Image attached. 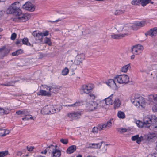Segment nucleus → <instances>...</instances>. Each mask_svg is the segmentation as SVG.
<instances>
[{
	"label": "nucleus",
	"instance_id": "obj_64",
	"mask_svg": "<svg viewBox=\"0 0 157 157\" xmlns=\"http://www.w3.org/2000/svg\"><path fill=\"white\" fill-rule=\"evenodd\" d=\"M135 56L134 55H131V59L132 60L134 59L135 58Z\"/></svg>",
	"mask_w": 157,
	"mask_h": 157
},
{
	"label": "nucleus",
	"instance_id": "obj_57",
	"mask_svg": "<svg viewBox=\"0 0 157 157\" xmlns=\"http://www.w3.org/2000/svg\"><path fill=\"white\" fill-rule=\"evenodd\" d=\"M16 114L18 115H21L25 114V112L24 111L19 110L16 111Z\"/></svg>",
	"mask_w": 157,
	"mask_h": 157
},
{
	"label": "nucleus",
	"instance_id": "obj_29",
	"mask_svg": "<svg viewBox=\"0 0 157 157\" xmlns=\"http://www.w3.org/2000/svg\"><path fill=\"white\" fill-rule=\"evenodd\" d=\"M23 53V50L21 49L17 50L12 53L11 55L12 56H17L20 54Z\"/></svg>",
	"mask_w": 157,
	"mask_h": 157
},
{
	"label": "nucleus",
	"instance_id": "obj_13",
	"mask_svg": "<svg viewBox=\"0 0 157 157\" xmlns=\"http://www.w3.org/2000/svg\"><path fill=\"white\" fill-rule=\"evenodd\" d=\"M111 125L112 123L111 122V119H110L105 124L99 125L98 127V130L101 131L105 129L107 127L109 128Z\"/></svg>",
	"mask_w": 157,
	"mask_h": 157
},
{
	"label": "nucleus",
	"instance_id": "obj_2",
	"mask_svg": "<svg viewBox=\"0 0 157 157\" xmlns=\"http://www.w3.org/2000/svg\"><path fill=\"white\" fill-rule=\"evenodd\" d=\"M20 4L18 2H15L11 5L6 10L7 13L13 14L15 16H19L22 13V11L20 9Z\"/></svg>",
	"mask_w": 157,
	"mask_h": 157
},
{
	"label": "nucleus",
	"instance_id": "obj_55",
	"mask_svg": "<svg viewBox=\"0 0 157 157\" xmlns=\"http://www.w3.org/2000/svg\"><path fill=\"white\" fill-rule=\"evenodd\" d=\"M139 135H137L134 136H133L132 137V141H136L137 140V138L138 137Z\"/></svg>",
	"mask_w": 157,
	"mask_h": 157
},
{
	"label": "nucleus",
	"instance_id": "obj_32",
	"mask_svg": "<svg viewBox=\"0 0 157 157\" xmlns=\"http://www.w3.org/2000/svg\"><path fill=\"white\" fill-rule=\"evenodd\" d=\"M129 67H130V64L126 65L122 67L121 71L122 72H126L128 69Z\"/></svg>",
	"mask_w": 157,
	"mask_h": 157
},
{
	"label": "nucleus",
	"instance_id": "obj_15",
	"mask_svg": "<svg viewBox=\"0 0 157 157\" xmlns=\"http://www.w3.org/2000/svg\"><path fill=\"white\" fill-rule=\"evenodd\" d=\"M53 151L52 152V157H60L61 152L59 150L56 149H54L53 147L52 148Z\"/></svg>",
	"mask_w": 157,
	"mask_h": 157
},
{
	"label": "nucleus",
	"instance_id": "obj_16",
	"mask_svg": "<svg viewBox=\"0 0 157 157\" xmlns=\"http://www.w3.org/2000/svg\"><path fill=\"white\" fill-rule=\"evenodd\" d=\"M37 95H42L46 96L47 97L51 96V94L48 92H47L43 90L40 89V91L37 93Z\"/></svg>",
	"mask_w": 157,
	"mask_h": 157
},
{
	"label": "nucleus",
	"instance_id": "obj_8",
	"mask_svg": "<svg viewBox=\"0 0 157 157\" xmlns=\"http://www.w3.org/2000/svg\"><path fill=\"white\" fill-rule=\"evenodd\" d=\"M148 99L150 101L153 102L156 104L155 107V111H157V94L150 95L149 96Z\"/></svg>",
	"mask_w": 157,
	"mask_h": 157
},
{
	"label": "nucleus",
	"instance_id": "obj_14",
	"mask_svg": "<svg viewBox=\"0 0 157 157\" xmlns=\"http://www.w3.org/2000/svg\"><path fill=\"white\" fill-rule=\"evenodd\" d=\"M97 103L94 101H91L89 103V110L90 111H93L96 109L98 108Z\"/></svg>",
	"mask_w": 157,
	"mask_h": 157
},
{
	"label": "nucleus",
	"instance_id": "obj_46",
	"mask_svg": "<svg viewBox=\"0 0 157 157\" xmlns=\"http://www.w3.org/2000/svg\"><path fill=\"white\" fill-rule=\"evenodd\" d=\"M117 131L118 132H120V133H124L127 132V129L125 128H119L118 129Z\"/></svg>",
	"mask_w": 157,
	"mask_h": 157
},
{
	"label": "nucleus",
	"instance_id": "obj_33",
	"mask_svg": "<svg viewBox=\"0 0 157 157\" xmlns=\"http://www.w3.org/2000/svg\"><path fill=\"white\" fill-rule=\"evenodd\" d=\"M117 116L120 118L124 119L125 118V115L123 112L119 111L117 114Z\"/></svg>",
	"mask_w": 157,
	"mask_h": 157
},
{
	"label": "nucleus",
	"instance_id": "obj_36",
	"mask_svg": "<svg viewBox=\"0 0 157 157\" xmlns=\"http://www.w3.org/2000/svg\"><path fill=\"white\" fill-rule=\"evenodd\" d=\"M18 18L21 20L23 22H25L28 19L27 15L25 14H24L21 17H19Z\"/></svg>",
	"mask_w": 157,
	"mask_h": 157
},
{
	"label": "nucleus",
	"instance_id": "obj_1",
	"mask_svg": "<svg viewBox=\"0 0 157 157\" xmlns=\"http://www.w3.org/2000/svg\"><path fill=\"white\" fill-rule=\"evenodd\" d=\"M157 121V117L155 115H151L145 117L143 119V122L139 120L136 121V124L139 127H147L150 130L153 128L152 130L156 131L157 130V125L152 124H155Z\"/></svg>",
	"mask_w": 157,
	"mask_h": 157
},
{
	"label": "nucleus",
	"instance_id": "obj_44",
	"mask_svg": "<svg viewBox=\"0 0 157 157\" xmlns=\"http://www.w3.org/2000/svg\"><path fill=\"white\" fill-rule=\"evenodd\" d=\"M58 87L57 86L53 85L51 86H49V89L48 90L49 92H51V90L53 91V90L58 89Z\"/></svg>",
	"mask_w": 157,
	"mask_h": 157
},
{
	"label": "nucleus",
	"instance_id": "obj_19",
	"mask_svg": "<svg viewBox=\"0 0 157 157\" xmlns=\"http://www.w3.org/2000/svg\"><path fill=\"white\" fill-rule=\"evenodd\" d=\"M76 149V146L75 145H71L69 147L66 151L68 154H71L74 152Z\"/></svg>",
	"mask_w": 157,
	"mask_h": 157
},
{
	"label": "nucleus",
	"instance_id": "obj_28",
	"mask_svg": "<svg viewBox=\"0 0 157 157\" xmlns=\"http://www.w3.org/2000/svg\"><path fill=\"white\" fill-rule=\"evenodd\" d=\"M145 105L144 99L141 96H139V102H138V106H140L143 107Z\"/></svg>",
	"mask_w": 157,
	"mask_h": 157
},
{
	"label": "nucleus",
	"instance_id": "obj_60",
	"mask_svg": "<svg viewBox=\"0 0 157 157\" xmlns=\"http://www.w3.org/2000/svg\"><path fill=\"white\" fill-rule=\"evenodd\" d=\"M141 52H140L139 50H138L137 49L136 52H134V54H136V55H138Z\"/></svg>",
	"mask_w": 157,
	"mask_h": 157
},
{
	"label": "nucleus",
	"instance_id": "obj_51",
	"mask_svg": "<svg viewBox=\"0 0 157 157\" xmlns=\"http://www.w3.org/2000/svg\"><path fill=\"white\" fill-rule=\"evenodd\" d=\"M17 37V34L15 33H13L11 36V39L12 40H14Z\"/></svg>",
	"mask_w": 157,
	"mask_h": 157
},
{
	"label": "nucleus",
	"instance_id": "obj_61",
	"mask_svg": "<svg viewBox=\"0 0 157 157\" xmlns=\"http://www.w3.org/2000/svg\"><path fill=\"white\" fill-rule=\"evenodd\" d=\"M90 96L92 97V99H94L95 98V97L94 95L92 94H89Z\"/></svg>",
	"mask_w": 157,
	"mask_h": 157
},
{
	"label": "nucleus",
	"instance_id": "obj_4",
	"mask_svg": "<svg viewBox=\"0 0 157 157\" xmlns=\"http://www.w3.org/2000/svg\"><path fill=\"white\" fill-rule=\"evenodd\" d=\"M115 80L120 84H127L129 82V78L126 75H117L114 77Z\"/></svg>",
	"mask_w": 157,
	"mask_h": 157
},
{
	"label": "nucleus",
	"instance_id": "obj_22",
	"mask_svg": "<svg viewBox=\"0 0 157 157\" xmlns=\"http://www.w3.org/2000/svg\"><path fill=\"white\" fill-rule=\"evenodd\" d=\"M93 88V86H91L90 84L86 85L84 88L83 89V90L85 93L89 94L91 90Z\"/></svg>",
	"mask_w": 157,
	"mask_h": 157
},
{
	"label": "nucleus",
	"instance_id": "obj_35",
	"mask_svg": "<svg viewBox=\"0 0 157 157\" xmlns=\"http://www.w3.org/2000/svg\"><path fill=\"white\" fill-rule=\"evenodd\" d=\"M44 43L45 44H48L49 46H51L52 44L50 39L47 37L44 39Z\"/></svg>",
	"mask_w": 157,
	"mask_h": 157
},
{
	"label": "nucleus",
	"instance_id": "obj_39",
	"mask_svg": "<svg viewBox=\"0 0 157 157\" xmlns=\"http://www.w3.org/2000/svg\"><path fill=\"white\" fill-rule=\"evenodd\" d=\"M124 10H117L115 12V15H119L120 14L124 13Z\"/></svg>",
	"mask_w": 157,
	"mask_h": 157
},
{
	"label": "nucleus",
	"instance_id": "obj_30",
	"mask_svg": "<svg viewBox=\"0 0 157 157\" xmlns=\"http://www.w3.org/2000/svg\"><path fill=\"white\" fill-rule=\"evenodd\" d=\"M151 1V0H141L140 4H141L142 6L144 7L150 3Z\"/></svg>",
	"mask_w": 157,
	"mask_h": 157
},
{
	"label": "nucleus",
	"instance_id": "obj_41",
	"mask_svg": "<svg viewBox=\"0 0 157 157\" xmlns=\"http://www.w3.org/2000/svg\"><path fill=\"white\" fill-rule=\"evenodd\" d=\"M54 147V145H51L49 146L48 147H47L46 148V149H45V150H44V151H41V153L42 154H45L47 153V151H49V148H52V147Z\"/></svg>",
	"mask_w": 157,
	"mask_h": 157
},
{
	"label": "nucleus",
	"instance_id": "obj_53",
	"mask_svg": "<svg viewBox=\"0 0 157 157\" xmlns=\"http://www.w3.org/2000/svg\"><path fill=\"white\" fill-rule=\"evenodd\" d=\"M147 157H157V152L154 153L153 154H150L147 156Z\"/></svg>",
	"mask_w": 157,
	"mask_h": 157
},
{
	"label": "nucleus",
	"instance_id": "obj_40",
	"mask_svg": "<svg viewBox=\"0 0 157 157\" xmlns=\"http://www.w3.org/2000/svg\"><path fill=\"white\" fill-rule=\"evenodd\" d=\"M8 151L7 150H6L0 152V157H3L7 155L8 154Z\"/></svg>",
	"mask_w": 157,
	"mask_h": 157
},
{
	"label": "nucleus",
	"instance_id": "obj_18",
	"mask_svg": "<svg viewBox=\"0 0 157 157\" xmlns=\"http://www.w3.org/2000/svg\"><path fill=\"white\" fill-rule=\"evenodd\" d=\"M140 95H135L134 98H132L131 99V101L135 105L138 106V102H139Z\"/></svg>",
	"mask_w": 157,
	"mask_h": 157
},
{
	"label": "nucleus",
	"instance_id": "obj_26",
	"mask_svg": "<svg viewBox=\"0 0 157 157\" xmlns=\"http://www.w3.org/2000/svg\"><path fill=\"white\" fill-rule=\"evenodd\" d=\"M121 104V102L118 98H116L114 101V108L115 109L117 108L120 107Z\"/></svg>",
	"mask_w": 157,
	"mask_h": 157
},
{
	"label": "nucleus",
	"instance_id": "obj_42",
	"mask_svg": "<svg viewBox=\"0 0 157 157\" xmlns=\"http://www.w3.org/2000/svg\"><path fill=\"white\" fill-rule=\"evenodd\" d=\"M49 110V114H53L54 113L53 112V105H48Z\"/></svg>",
	"mask_w": 157,
	"mask_h": 157
},
{
	"label": "nucleus",
	"instance_id": "obj_20",
	"mask_svg": "<svg viewBox=\"0 0 157 157\" xmlns=\"http://www.w3.org/2000/svg\"><path fill=\"white\" fill-rule=\"evenodd\" d=\"M62 109V107L60 105H53V109L54 113L59 112Z\"/></svg>",
	"mask_w": 157,
	"mask_h": 157
},
{
	"label": "nucleus",
	"instance_id": "obj_63",
	"mask_svg": "<svg viewBox=\"0 0 157 157\" xmlns=\"http://www.w3.org/2000/svg\"><path fill=\"white\" fill-rule=\"evenodd\" d=\"M44 88H46L47 90L48 89V88H49V86H47L46 85H44Z\"/></svg>",
	"mask_w": 157,
	"mask_h": 157
},
{
	"label": "nucleus",
	"instance_id": "obj_6",
	"mask_svg": "<svg viewBox=\"0 0 157 157\" xmlns=\"http://www.w3.org/2000/svg\"><path fill=\"white\" fill-rule=\"evenodd\" d=\"M35 6L31 2H27L22 5V8L25 10L30 12H33L35 10Z\"/></svg>",
	"mask_w": 157,
	"mask_h": 157
},
{
	"label": "nucleus",
	"instance_id": "obj_10",
	"mask_svg": "<svg viewBox=\"0 0 157 157\" xmlns=\"http://www.w3.org/2000/svg\"><path fill=\"white\" fill-rule=\"evenodd\" d=\"M115 80L113 79H109L108 81L106 82V83L111 88H112L113 89H116L117 88V86L115 83Z\"/></svg>",
	"mask_w": 157,
	"mask_h": 157
},
{
	"label": "nucleus",
	"instance_id": "obj_11",
	"mask_svg": "<svg viewBox=\"0 0 157 157\" xmlns=\"http://www.w3.org/2000/svg\"><path fill=\"white\" fill-rule=\"evenodd\" d=\"M155 136V133H149L147 135H144L143 137L144 140L148 141H152L153 138Z\"/></svg>",
	"mask_w": 157,
	"mask_h": 157
},
{
	"label": "nucleus",
	"instance_id": "obj_5",
	"mask_svg": "<svg viewBox=\"0 0 157 157\" xmlns=\"http://www.w3.org/2000/svg\"><path fill=\"white\" fill-rule=\"evenodd\" d=\"M85 59V56L83 54H78L75 58L74 63L72 64L71 67H73L75 64L76 65L82 66L83 61Z\"/></svg>",
	"mask_w": 157,
	"mask_h": 157
},
{
	"label": "nucleus",
	"instance_id": "obj_3",
	"mask_svg": "<svg viewBox=\"0 0 157 157\" xmlns=\"http://www.w3.org/2000/svg\"><path fill=\"white\" fill-rule=\"evenodd\" d=\"M49 32V31L47 30L44 33L39 31H34L33 32L32 35L36 40H39L40 42H41L43 41V37L47 36L48 35Z\"/></svg>",
	"mask_w": 157,
	"mask_h": 157
},
{
	"label": "nucleus",
	"instance_id": "obj_50",
	"mask_svg": "<svg viewBox=\"0 0 157 157\" xmlns=\"http://www.w3.org/2000/svg\"><path fill=\"white\" fill-rule=\"evenodd\" d=\"M102 142L101 143H93L92 144V145H96V148H100Z\"/></svg>",
	"mask_w": 157,
	"mask_h": 157
},
{
	"label": "nucleus",
	"instance_id": "obj_31",
	"mask_svg": "<svg viewBox=\"0 0 157 157\" xmlns=\"http://www.w3.org/2000/svg\"><path fill=\"white\" fill-rule=\"evenodd\" d=\"M22 44L27 46H31V44L28 42V39L27 38L25 37L22 40Z\"/></svg>",
	"mask_w": 157,
	"mask_h": 157
},
{
	"label": "nucleus",
	"instance_id": "obj_7",
	"mask_svg": "<svg viewBox=\"0 0 157 157\" xmlns=\"http://www.w3.org/2000/svg\"><path fill=\"white\" fill-rule=\"evenodd\" d=\"M10 52V50L6 48L5 46L0 48V59H3V58L6 56Z\"/></svg>",
	"mask_w": 157,
	"mask_h": 157
},
{
	"label": "nucleus",
	"instance_id": "obj_56",
	"mask_svg": "<svg viewBox=\"0 0 157 157\" xmlns=\"http://www.w3.org/2000/svg\"><path fill=\"white\" fill-rule=\"evenodd\" d=\"M132 53L134 54V52L136 50L137 48L136 45L133 46L132 48Z\"/></svg>",
	"mask_w": 157,
	"mask_h": 157
},
{
	"label": "nucleus",
	"instance_id": "obj_21",
	"mask_svg": "<svg viewBox=\"0 0 157 157\" xmlns=\"http://www.w3.org/2000/svg\"><path fill=\"white\" fill-rule=\"evenodd\" d=\"M126 34H116L114 33H113L111 35V38L112 39H119L121 38H123L125 36Z\"/></svg>",
	"mask_w": 157,
	"mask_h": 157
},
{
	"label": "nucleus",
	"instance_id": "obj_47",
	"mask_svg": "<svg viewBox=\"0 0 157 157\" xmlns=\"http://www.w3.org/2000/svg\"><path fill=\"white\" fill-rule=\"evenodd\" d=\"M143 140H144L143 137L142 136L139 137V136H138L136 140V142L138 144H140L141 142Z\"/></svg>",
	"mask_w": 157,
	"mask_h": 157
},
{
	"label": "nucleus",
	"instance_id": "obj_48",
	"mask_svg": "<svg viewBox=\"0 0 157 157\" xmlns=\"http://www.w3.org/2000/svg\"><path fill=\"white\" fill-rule=\"evenodd\" d=\"M98 128L96 127H94L92 131V132L93 133L95 134L97 133L98 132Z\"/></svg>",
	"mask_w": 157,
	"mask_h": 157
},
{
	"label": "nucleus",
	"instance_id": "obj_25",
	"mask_svg": "<svg viewBox=\"0 0 157 157\" xmlns=\"http://www.w3.org/2000/svg\"><path fill=\"white\" fill-rule=\"evenodd\" d=\"M113 94L111 95L110 96L105 99V102L107 105H111L112 104L113 101L112 100Z\"/></svg>",
	"mask_w": 157,
	"mask_h": 157
},
{
	"label": "nucleus",
	"instance_id": "obj_52",
	"mask_svg": "<svg viewBox=\"0 0 157 157\" xmlns=\"http://www.w3.org/2000/svg\"><path fill=\"white\" fill-rule=\"evenodd\" d=\"M17 81H12L9 82H8L9 86H14V84L17 82Z\"/></svg>",
	"mask_w": 157,
	"mask_h": 157
},
{
	"label": "nucleus",
	"instance_id": "obj_34",
	"mask_svg": "<svg viewBox=\"0 0 157 157\" xmlns=\"http://www.w3.org/2000/svg\"><path fill=\"white\" fill-rule=\"evenodd\" d=\"M0 130H4L3 133H1L0 135L2 137H4L10 133L9 130L7 129H3L2 128L0 129Z\"/></svg>",
	"mask_w": 157,
	"mask_h": 157
},
{
	"label": "nucleus",
	"instance_id": "obj_62",
	"mask_svg": "<svg viewBox=\"0 0 157 157\" xmlns=\"http://www.w3.org/2000/svg\"><path fill=\"white\" fill-rule=\"evenodd\" d=\"M22 153L21 151H19L17 153V155L19 156H21Z\"/></svg>",
	"mask_w": 157,
	"mask_h": 157
},
{
	"label": "nucleus",
	"instance_id": "obj_59",
	"mask_svg": "<svg viewBox=\"0 0 157 157\" xmlns=\"http://www.w3.org/2000/svg\"><path fill=\"white\" fill-rule=\"evenodd\" d=\"M61 19L60 18H59L58 19H57V20H55V21H48L49 22H51V23H54V22H58L59 21H61Z\"/></svg>",
	"mask_w": 157,
	"mask_h": 157
},
{
	"label": "nucleus",
	"instance_id": "obj_37",
	"mask_svg": "<svg viewBox=\"0 0 157 157\" xmlns=\"http://www.w3.org/2000/svg\"><path fill=\"white\" fill-rule=\"evenodd\" d=\"M141 0H133L131 2V4L133 5H139L140 4Z\"/></svg>",
	"mask_w": 157,
	"mask_h": 157
},
{
	"label": "nucleus",
	"instance_id": "obj_12",
	"mask_svg": "<svg viewBox=\"0 0 157 157\" xmlns=\"http://www.w3.org/2000/svg\"><path fill=\"white\" fill-rule=\"evenodd\" d=\"M81 115V114L80 113L74 112L72 113H68L67 116L72 119L75 120L79 118Z\"/></svg>",
	"mask_w": 157,
	"mask_h": 157
},
{
	"label": "nucleus",
	"instance_id": "obj_49",
	"mask_svg": "<svg viewBox=\"0 0 157 157\" xmlns=\"http://www.w3.org/2000/svg\"><path fill=\"white\" fill-rule=\"evenodd\" d=\"M21 39H17L15 42V44L18 46H21L22 44H21Z\"/></svg>",
	"mask_w": 157,
	"mask_h": 157
},
{
	"label": "nucleus",
	"instance_id": "obj_43",
	"mask_svg": "<svg viewBox=\"0 0 157 157\" xmlns=\"http://www.w3.org/2000/svg\"><path fill=\"white\" fill-rule=\"evenodd\" d=\"M136 46L137 49L139 50L140 52H141L144 48L143 46L141 45L138 44L136 45Z\"/></svg>",
	"mask_w": 157,
	"mask_h": 157
},
{
	"label": "nucleus",
	"instance_id": "obj_24",
	"mask_svg": "<svg viewBox=\"0 0 157 157\" xmlns=\"http://www.w3.org/2000/svg\"><path fill=\"white\" fill-rule=\"evenodd\" d=\"M9 113V110L8 109H4L0 107V116L7 114Z\"/></svg>",
	"mask_w": 157,
	"mask_h": 157
},
{
	"label": "nucleus",
	"instance_id": "obj_54",
	"mask_svg": "<svg viewBox=\"0 0 157 157\" xmlns=\"http://www.w3.org/2000/svg\"><path fill=\"white\" fill-rule=\"evenodd\" d=\"M34 147L33 146H30L29 147L27 146V150L29 151H32L34 149Z\"/></svg>",
	"mask_w": 157,
	"mask_h": 157
},
{
	"label": "nucleus",
	"instance_id": "obj_23",
	"mask_svg": "<svg viewBox=\"0 0 157 157\" xmlns=\"http://www.w3.org/2000/svg\"><path fill=\"white\" fill-rule=\"evenodd\" d=\"M48 105L44 107L41 110V114L43 115L50 114Z\"/></svg>",
	"mask_w": 157,
	"mask_h": 157
},
{
	"label": "nucleus",
	"instance_id": "obj_27",
	"mask_svg": "<svg viewBox=\"0 0 157 157\" xmlns=\"http://www.w3.org/2000/svg\"><path fill=\"white\" fill-rule=\"evenodd\" d=\"M84 102V101L82 100L78 101H76L75 103L72 105H68V106H69L74 107L82 105H83Z\"/></svg>",
	"mask_w": 157,
	"mask_h": 157
},
{
	"label": "nucleus",
	"instance_id": "obj_58",
	"mask_svg": "<svg viewBox=\"0 0 157 157\" xmlns=\"http://www.w3.org/2000/svg\"><path fill=\"white\" fill-rule=\"evenodd\" d=\"M32 116L31 117H28L27 116H26L25 117H23L22 118V120L23 121H25L26 120H29V119H32Z\"/></svg>",
	"mask_w": 157,
	"mask_h": 157
},
{
	"label": "nucleus",
	"instance_id": "obj_38",
	"mask_svg": "<svg viewBox=\"0 0 157 157\" xmlns=\"http://www.w3.org/2000/svg\"><path fill=\"white\" fill-rule=\"evenodd\" d=\"M69 72V70L67 67H65L62 70V74L63 75H66Z\"/></svg>",
	"mask_w": 157,
	"mask_h": 157
},
{
	"label": "nucleus",
	"instance_id": "obj_45",
	"mask_svg": "<svg viewBox=\"0 0 157 157\" xmlns=\"http://www.w3.org/2000/svg\"><path fill=\"white\" fill-rule=\"evenodd\" d=\"M60 141L62 143L65 144H67L68 142L67 139H64L63 138L60 139Z\"/></svg>",
	"mask_w": 157,
	"mask_h": 157
},
{
	"label": "nucleus",
	"instance_id": "obj_17",
	"mask_svg": "<svg viewBox=\"0 0 157 157\" xmlns=\"http://www.w3.org/2000/svg\"><path fill=\"white\" fill-rule=\"evenodd\" d=\"M145 24V22L144 21L141 22L137 21L133 25V28H138L143 27L144 26Z\"/></svg>",
	"mask_w": 157,
	"mask_h": 157
},
{
	"label": "nucleus",
	"instance_id": "obj_9",
	"mask_svg": "<svg viewBox=\"0 0 157 157\" xmlns=\"http://www.w3.org/2000/svg\"><path fill=\"white\" fill-rule=\"evenodd\" d=\"M157 34V27H154L145 33V35L147 36L148 35L151 36L152 37L155 36Z\"/></svg>",
	"mask_w": 157,
	"mask_h": 157
}]
</instances>
